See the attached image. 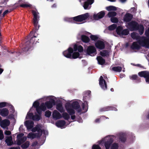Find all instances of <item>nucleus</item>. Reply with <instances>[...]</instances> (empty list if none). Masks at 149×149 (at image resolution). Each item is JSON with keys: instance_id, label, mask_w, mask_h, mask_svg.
I'll list each match as a JSON object with an SVG mask.
<instances>
[{"instance_id": "864d4df0", "label": "nucleus", "mask_w": 149, "mask_h": 149, "mask_svg": "<svg viewBox=\"0 0 149 149\" xmlns=\"http://www.w3.org/2000/svg\"><path fill=\"white\" fill-rule=\"evenodd\" d=\"M8 104L7 102H3L0 103V108H2L6 107Z\"/></svg>"}, {"instance_id": "473e14b6", "label": "nucleus", "mask_w": 149, "mask_h": 149, "mask_svg": "<svg viewBox=\"0 0 149 149\" xmlns=\"http://www.w3.org/2000/svg\"><path fill=\"white\" fill-rule=\"evenodd\" d=\"M62 117L64 119L68 120L70 118L69 115L66 112H64L62 114Z\"/></svg>"}, {"instance_id": "603ef678", "label": "nucleus", "mask_w": 149, "mask_h": 149, "mask_svg": "<svg viewBox=\"0 0 149 149\" xmlns=\"http://www.w3.org/2000/svg\"><path fill=\"white\" fill-rule=\"evenodd\" d=\"M33 113H29V112L28 113L27 116L26 117V119H28L29 118H31V117L33 118Z\"/></svg>"}, {"instance_id": "423d86ee", "label": "nucleus", "mask_w": 149, "mask_h": 149, "mask_svg": "<svg viewBox=\"0 0 149 149\" xmlns=\"http://www.w3.org/2000/svg\"><path fill=\"white\" fill-rule=\"evenodd\" d=\"M66 104L70 106L74 109L76 110L78 113H80L81 111V109L80 107L79 103L77 101L74 102L72 103H67Z\"/></svg>"}, {"instance_id": "dca6fc26", "label": "nucleus", "mask_w": 149, "mask_h": 149, "mask_svg": "<svg viewBox=\"0 0 149 149\" xmlns=\"http://www.w3.org/2000/svg\"><path fill=\"white\" fill-rule=\"evenodd\" d=\"M94 2V0H87L84 2L83 6L85 10L89 9L90 7L88 8L89 6L91 5Z\"/></svg>"}, {"instance_id": "680f3d73", "label": "nucleus", "mask_w": 149, "mask_h": 149, "mask_svg": "<svg viewBox=\"0 0 149 149\" xmlns=\"http://www.w3.org/2000/svg\"><path fill=\"white\" fill-rule=\"evenodd\" d=\"M4 134L7 135H9L11 134V132L9 130H6L4 132Z\"/></svg>"}, {"instance_id": "a878e982", "label": "nucleus", "mask_w": 149, "mask_h": 149, "mask_svg": "<svg viewBox=\"0 0 149 149\" xmlns=\"http://www.w3.org/2000/svg\"><path fill=\"white\" fill-rule=\"evenodd\" d=\"M142 43L143 46L145 47L148 48H149V39L147 38H145L143 41Z\"/></svg>"}, {"instance_id": "f3484780", "label": "nucleus", "mask_w": 149, "mask_h": 149, "mask_svg": "<svg viewBox=\"0 0 149 149\" xmlns=\"http://www.w3.org/2000/svg\"><path fill=\"white\" fill-rule=\"evenodd\" d=\"M65 107L67 112L70 115H73L75 113L74 109L72 108L69 105L66 104L65 106Z\"/></svg>"}, {"instance_id": "3c124183", "label": "nucleus", "mask_w": 149, "mask_h": 149, "mask_svg": "<svg viewBox=\"0 0 149 149\" xmlns=\"http://www.w3.org/2000/svg\"><path fill=\"white\" fill-rule=\"evenodd\" d=\"M39 103L38 101H35L33 104V106L36 108L39 107Z\"/></svg>"}, {"instance_id": "79ce46f5", "label": "nucleus", "mask_w": 149, "mask_h": 149, "mask_svg": "<svg viewBox=\"0 0 149 149\" xmlns=\"http://www.w3.org/2000/svg\"><path fill=\"white\" fill-rule=\"evenodd\" d=\"M117 27V25L115 24H113L108 27V29L110 31L114 30Z\"/></svg>"}, {"instance_id": "4c0bfd02", "label": "nucleus", "mask_w": 149, "mask_h": 149, "mask_svg": "<svg viewBox=\"0 0 149 149\" xmlns=\"http://www.w3.org/2000/svg\"><path fill=\"white\" fill-rule=\"evenodd\" d=\"M129 33V32L128 29H123L121 36H126L128 35Z\"/></svg>"}, {"instance_id": "cd10ccee", "label": "nucleus", "mask_w": 149, "mask_h": 149, "mask_svg": "<svg viewBox=\"0 0 149 149\" xmlns=\"http://www.w3.org/2000/svg\"><path fill=\"white\" fill-rule=\"evenodd\" d=\"M1 115L3 116H7L8 114V110L6 108H3L1 110Z\"/></svg>"}, {"instance_id": "f8f14e48", "label": "nucleus", "mask_w": 149, "mask_h": 149, "mask_svg": "<svg viewBox=\"0 0 149 149\" xmlns=\"http://www.w3.org/2000/svg\"><path fill=\"white\" fill-rule=\"evenodd\" d=\"M95 47L97 48L102 49L105 48V44L104 42L100 40H98L95 43Z\"/></svg>"}, {"instance_id": "a19ab883", "label": "nucleus", "mask_w": 149, "mask_h": 149, "mask_svg": "<svg viewBox=\"0 0 149 149\" xmlns=\"http://www.w3.org/2000/svg\"><path fill=\"white\" fill-rule=\"evenodd\" d=\"M29 145V141H26L22 144L21 146V147L22 148H26L28 147Z\"/></svg>"}, {"instance_id": "a18cd8bd", "label": "nucleus", "mask_w": 149, "mask_h": 149, "mask_svg": "<svg viewBox=\"0 0 149 149\" xmlns=\"http://www.w3.org/2000/svg\"><path fill=\"white\" fill-rule=\"evenodd\" d=\"M118 145L117 143H114L111 145V149H118Z\"/></svg>"}, {"instance_id": "a211bd4d", "label": "nucleus", "mask_w": 149, "mask_h": 149, "mask_svg": "<svg viewBox=\"0 0 149 149\" xmlns=\"http://www.w3.org/2000/svg\"><path fill=\"white\" fill-rule=\"evenodd\" d=\"M34 122L31 120H26L25 122V125L28 130L32 129L33 127Z\"/></svg>"}, {"instance_id": "13d9d810", "label": "nucleus", "mask_w": 149, "mask_h": 149, "mask_svg": "<svg viewBox=\"0 0 149 149\" xmlns=\"http://www.w3.org/2000/svg\"><path fill=\"white\" fill-rule=\"evenodd\" d=\"M8 106L12 110L11 111V112L12 113H13L15 112V109L13 106L11 104H9L8 105Z\"/></svg>"}, {"instance_id": "09e8293b", "label": "nucleus", "mask_w": 149, "mask_h": 149, "mask_svg": "<svg viewBox=\"0 0 149 149\" xmlns=\"http://www.w3.org/2000/svg\"><path fill=\"white\" fill-rule=\"evenodd\" d=\"M27 139V137L26 136H24L23 137L20 138V145L22 143L24 142Z\"/></svg>"}, {"instance_id": "4d7b16f0", "label": "nucleus", "mask_w": 149, "mask_h": 149, "mask_svg": "<svg viewBox=\"0 0 149 149\" xmlns=\"http://www.w3.org/2000/svg\"><path fill=\"white\" fill-rule=\"evenodd\" d=\"M78 51L79 52H81L83 50V47L81 45H80L78 46Z\"/></svg>"}, {"instance_id": "7ed1b4c3", "label": "nucleus", "mask_w": 149, "mask_h": 149, "mask_svg": "<svg viewBox=\"0 0 149 149\" xmlns=\"http://www.w3.org/2000/svg\"><path fill=\"white\" fill-rule=\"evenodd\" d=\"M90 17L89 13H86L83 14L78 15L72 18L71 19L75 22H81L87 19H89Z\"/></svg>"}, {"instance_id": "bf43d9fd", "label": "nucleus", "mask_w": 149, "mask_h": 149, "mask_svg": "<svg viewBox=\"0 0 149 149\" xmlns=\"http://www.w3.org/2000/svg\"><path fill=\"white\" fill-rule=\"evenodd\" d=\"M4 138V135L3 132L2 130H0V140H2Z\"/></svg>"}, {"instance_id": "2eb2a0df", "label": "nucleus", "mask_w": 149, "mask_h": 149, "mask_svg": "<svg viewBox=\"0 0 149 149\" xmlns=\"http://www.w3.org/2000/svg\"><path fill=\"white\" fill-rule=\"evenodd\" d=\"M110 110H114L115 111H116L117 110V109L114 107L111 106H108L103 107L102 108H101L100 110V111L101 112L109 111Z\"/></svg>"}, {"instance_id": "8fccbe9b", "label": "nucleus", "mask_w": 149, "mask_h": 149, "mask_svg": "<svg viewBox=\"0 0 149 149\" xmlns=\"http://www.w3.org/2000/svg\"><path fill=\"white\" fill-rule=\"evenodd\" d=\"M52 112L51 111L47 110L45 112V116L47 117H49L51 114Z\"/></svg>"}, {"instance_id": "ddd939ff", "label": "nucleus", "mask_w": 149, "mask_h": 149, "mask_svg": "<svg viewBox=\"0 0 149 149\" xmlns=\"http://www.w3.org/2000/svg\"><path fill=\"white\" fill-rule=\"evenodd\" d=\"M133 17V15L130 13H127L124 15L123 20L124 22H129L132 19Z\"/></svg>"}, {"instance_id": "b1692460", "label": "nucleus", "mask_w": 149, "mask_h": 149, "mask_svg": "<svg viewBox=\"0 0 149 149\" xmlns=\"http://www.w3.org/2000/svg\"><path fill=\"white\" fill-rule=\"evenodd\" d=\"M131 48L132 49L139 50L140 49L141 47L136 42H134L131 46Z\"/></svg>"}, {"instance_id": "774afa93", "label": "nucleus", "mask_w": 149, "mask_h": 149, "mask_svg": "<svg viewBox=\"0 0 149 149\" xmlns=\"http://www.w3.org/2000/svg\"><path fill=\"white\" fill-rule=\"evenodd\" d=\"M95 123H98L100 122V119L99 118H97L95 120Z\"/></svg>"}, {"instance_id": "c756f323", "label": "nucleus", "mask_w": 149, "mask_h": 149, "mask_svg": "<svg viewBox=\"0 0 149 149\" xmlns=\"http://www.w3.org/2000/svg\"><path fill=\"white\" fill-rule=\"evenodd\" d=\"M123 28L122 27L120 26H119L117 27L116 29V31L117 34L121 36L122 31Z\"/></svg>"}, {"instance_id": "ea45409f", "label": "nucleus", "mask_w": 149, "mask_h": 149, "mask_svg": "<svg viewBox=\"0 0 149 149\" xmlns=\"http://www.w3.org/2000/svg\"><path fill=\"white\" fill-rule=\"evenodd\" d=\"M72 55V58L73 59L77 58H78L79 55L80 54L78 52H74L73 53Z\"/></svg>"}, {"instance_id": "58836bf2", "label": "nucleus", "mask_w": 149, "mask_h": 149, "mask_svg": "<svg viewBox=\"0 0 149 149\" xmlns=\"http://www.w3.org/2000/svg\"><path fill=\"white\" fill-rule=\"evenodd\" d=\"M117 13L115 12L112 11L108 13L107 15L109 17H113L116 16Z\"/></svg>"}, {"instance_id": "39448f33", "label": "nucleus", "mask_w": 149, "mask_h": 149, "mask_svg": "<svg viewBox=\"0 0 149 149\" xmlns=\"http://www.w3.org/2000/svg\"><path fill=\"white\" fill-rule=\"evenodd\" d=\"M32 13L33 15V23L35 29L36 30H38L40 27V26L38 24V18L39 19V17L38 15V14L39 13L33 10H32Z\"/></svg>"}, {"instance_id": "5fc2aeb1", "label": "nucleus", "mask_w": 149, "mask_h": 149, "mask_svg": "<svg viewBox=\"0 0 149 149\" xmlns=\"http://www.w3.org/2000/svg\"><path fill=\"white\" fill-rule=\"evenodd\" d=\"M92 149H101V147L98 145L94 144L92 147Z\"/></svg>"}, {"instance_id": "393cba45", "label": "nucleus", "mask_w": 149, "mask_h": 149, "mask_svg": "<svg viewBox=\"0 0 149 149\" xmlns=\"http://www.w3.org/2000/svg\"><path fill=\"white\" fill-rule=\"evenodd\" d=\"M81 40L83 42L86 43H88L90 40V39L88 36L84 35L81 36Z\"/></svg>"}, {"instance_id": "e433bc0d", "label": "nucleus", "mask_w": 149, "mask_h": 149, "mask_svg": "<svg viewBox=\"0 0 149 149\" xmlns=\"http://www.w3.org/2000/svg\"><path fill=\"white\" fill-rule=\"evenodd\" d=\"M107 10L108 11L111 10H117L116 8L113 6H109L106 7Z\"/></svg>"}, {"instance_id": "9d476101", "label": "nucleus", "mask_w": 149, "mask_h": 149, "mask_svg": "<svg viewBox=\"0 0 149 149\" xmlns=\"http://www.w3.org/2000/svg\"><path fill=\"white\" fill-rule=\"evenodd\" d=\"M99 84L101 88L104 90L107 88V85L105 80L103 79V77L101 76L99 79Z\"/></svg>"}, {"instance_id": "412c9836", "label": "nucleus", "mask_w": 149, "mask_h": 149, "mask_svg": "<svg viewBox=\"0 0 149 149\" xmlns=\"http://www.w3.org/2000/svg\"><path fill=\"white\" fill-rule=\"evenodd\" d=\"M10 124L9 120L8 119H5L1 122L0 125L2 127L4 128L9 125Z\"/></svg>"}, {"instance_id": "6e6d98bb", "label": "nucleus", "mask_w": 149, "mask_h": 149, "mask_svg": "<svg viewBox=\"0 0 149 149\" xmlns=\"http://www.w3.org/2000/svg\"><path fill=\"white\" fill-rule=\"evenodd\" d=\"M36 111L37 112V113L39 115H41V114L42 113V110L41 109H40V107H38V108H36Z\"/></svg>"}, {"instance_id": "72a5a7b5", "label": "nucleus", "mask_w": 149, "mask_h": 149, "mask_svg": "<svg viewBox=\"0 0 149 149\" xmlns=\"http://www.w3.org/2000/svg\"><path fill=\"white\" fill-rule=\"evenodd\" d=\"M100 55L103 57H105L108 55V52L107 50H104L100 52Z\"/></svg>"}, {"instance_id": "69168bd1", "label": "nucleus", "mask_w": 149, "mask_h": 149, "mask_svg": "<svg viewBox=\"0 0 149 149\" xmlns=\"http://www.w3.org/2000/svg\"><path fill=\"white\" fill-rule=\"evenodd\" d=\"M73 50H74V51H76L77 50H78V47L77 45H75L74 46Z\"/></svg>"}, {"instance_id": "f257e3e1", "label": "nucleus", "mask_w": 149, "mask_h": 149, "mask_svg": "<svg viewBox=\"0 0 149 149\" xmlns=\"http://www.w3.org/2000/svg\"><path fill=\"white\" fill-rule=\"evenodd\" d=\"M37 31L35 29L34 30H33L30 32L27 37L29 40L27 41L26 38H25L22 41L20 46L21 50L20 52L19 51V54L20 53L21 54H25L27 51H30V50L32 49L33 44L34 43L36 44L37 42L36 41V42L35 41V38L36 37V36L35 35V34Z\"/></svg>"}, {"instance_id": "aec40b11", "label": "nucleus", "mask_w": 149, "mask_h": 149, "mask_svg": "<svg viewBox=\"0 0 149 149\" xmlns=\"http://www.w3.org/2000/svg\"><path fill=\"white\" fill-rule=\"evenodd\" d=\"M52 116L53 118L58 119L61 118L62 116L61 114L57 110H54L52 113Z\"/></svg>"}, {"instance_id": "0eeeda50", "label": "nucleus", "mask_w": 149, "mask_h": 149, "mask_svg": "<svg viewBox=\"0 0 149 149\" xmlns=\"http://www.w3.org/2000/svg\"><path fill=\"white\" fill-rule=\"evenodd\" d=\"M86 54L91 56H95L97 54L96 48L93 46H88L86 50Z\"/></svg>"}, {"instance_id": "e2e57ef3", "label": "nucleus", "mask_w": 149, "mask_h": 149, "mask_svg": "<svg viewBox=\"0 0 149 149\" xmlns=\"http://www.w3.org/2000/svg\"><path fill=\"white\" fill-rule=\"evenodd\" d=\"M10 11H9L8 10H6L5 11L3 14V17H4L5 15L8 13V12H10Z\"/></svg>"}, {"instance_id": "6ab92c4d", "label": "nucleus", "mask_w": 149, "mask_h": 149, "mask_svg": "<svg viewBox=\"0 0 149 149\" xmlns=\"http://www.w3.org/2000/svg\"><path fill=\"white\" fill-rule=\"evenodd\" d=\"M55 104L54 100L53 99H52L49 101H47L45 102V105L46 107L48 109H51L53 107V105Z\"/></svg>"}, {"instance_id": "9b49d317", "label": "nucleus", "mask_w": 149, "mask_h": 149, "mask_svg": "<svg viewBox=\"0 0 149 149\" xmlns=\"http://www.w3.org/2000/svg\"><path fill=\"white\" fill-rule=\"evenodd\" d=\"M105 13L104 11H102L97 14H94L93 17L94 19L97 20L102 18L105 15Z\"/></svg>"}, {"instance_id": "37998d69", "label": "nucleus", "mask_w": 149, "mask_h": 149, "mask_svg": "<svg viewBox=\"0 0 149 149\" xmlns=\"http://www.w3.org/2000/svg\"><path fill=\"white\" fill-rule=\"evenodd\" d=\"M31 5L30 4H27L26 3L21 4L19 5V6L23 8H27L31 7Z\"/></svg>"}, {"instance_id": "f704fd0d", "label": "nucleus", "mask_w": 149, "mask_h": 149, "mask_svg": "<svg viewBox=\"0 0 149 149\" xmlns=\"http://www.w3.org/2000/svg\"><path fill=\"white\" fill-rule=\"evenodd\" d=\"M35 128L36 129L37 131L38 132L39 134H40V136H41L42 133V130L40 128V127L38 125H37L35 126Z\"/></svg>"}, {"instance_id": "4be33fe9", "label": "nucleus", "mask_w": 149, "mask_h": 149, "mask_svg": "<svg viewBox=\"0 0 149 149\" xmlns=\"http://www.w3.org/2000/svg\"><path fill=\"white\" fill-rule=\"evenodd\" d=\"M66 124L65 121L64 120H59L56 123V125L58 127H63Z\"/></svg>"}, {"instance_id": "c03bdc74", "label": "nucleus", "mask_w": 149, "mask_h": 149, "mask_svg": "<svg viewBox=\"0 0 149 149\" xmlns=\"http://www.w3.org/2000/svg\"><path fill=\"white\" fill-rule=\"evenodd\" d=\"M39 107L41 110L43 111H45L46 110V106L45 104H44V103H42Z\"/></svg>"}, {"instance_id": "1a4fd4ad", "label": "nucleus", "mask_w": 149, "mask_h": 149, "mask_svg": "<svg viewBox=\"0 0 149 149\" xmlns=\"http://www.w3.org/2000/svg\"><path fill=\"white\" fill-rule=\"evenodd\" d=\"M74 50L73 48L70 47L67 50L64 51L63 52V54L66 57L71 58H72V54Z\"/></svg>"}, {"instance_id": "7c9ffc66", "label": "nucleus", "mask_w": 149, "mask_h": 149, "mask_svg": "<svg viewBox=\"0 0 149 149\" xmlns=\"http://www.w3.org/2000/svg\"><path fill=\"white\" fill-rule=\"evenodd\" d=\"M112 70L115 72H120L121 71L122 68L121 67L119 66L115 67L112 68Z\"/></svg>"}, {"instance_id": "052dcab7", "label": "nucleus", "mask_w": 149, "mask_h": 149, "mask_svg": "<svg viewBox=\"0 0 149 149\" xmlns=\"http://www.w3.org/2000/svg\"><path fill=\"white\" fill-rule=\"evenodd\" d=\"M131 79L134 80L137 79H138V76L136 74L132 75Z\"/></svg>"}, {"instance_id": "2f4dec72", "label": "nucleus", "mask_w": 149, "mask_h": 149, "mask_svg": "<svg viewBox=\"0 0 149 149\" xmlns=\"http://www.w3.org/2000/svg\"><path fill=\"white\" fill-rule=\"evenodd\" d=\"M56 108L61 113L63 111L62 105V104L61 103H59L57 104L56 105Z\"/></svg>"}, {"instance_id": "0e129e2a", "label": "nucleus", "mask_w": 149, "mask_h": 149, "mask_svg": "<svg viewBox=\"0 0 149 149\" xmlns=\"http://www.w3.org/2000/svg\"><path fill=\"white\" fill-rule=\"evenodd\" d=\"M131 36L133 38H136V36L135 33H131Z\"/></svg>"}, {"instance_id": "49530a36", "label": "nucleus", "mask_w": 149, "mask_h": 149, "mask_svg": "<svg viewBox=\"0 0 149 149\" xmlns=\"http://www.w3.org/2000/svg\"><path fill=\"white\" fill-rule=\"evenodd\" d=\"M111 21L112 23H117L118 21V18L114 17H111Z\"/></svg>"}, {"instance_id": "c9c22d12", "label": "nucleus", "mask_w": 149, "mask_h": 149, "mask_svg": "<svg viewBox=\"0 0 149 149\" xmlns=\"http://www.w3.org/2000/svg\"><path fill=\"white\" fill-rule=\"evenodd\" d=\"M36 134L32 132L29 133L27 135V137L29 138L33 139L36 137Z\"/></svg>"}, {"instance_id": "5701e85b", "label": "nucleus", "mask_w": 149, "mask_h": 149, "mask_svg": "<svg viewBox=\"0 0 149 149\" xmlns=\"http://www.w3.org/2000/svg\"><path fill=\"white\" fill-rule=\"evenodd\" d=\"M96 59L98 63L100 65H103L105 63V60L102 57L99 56H97Z\"/></svg>"}, {"instance_id": "de8ad7c7", "label": "nucleus", "mask_w": 149, "mask_h": 149, "mask_svg": "<svg viewBox=\"0 0 149 149\" xmlns=\"http://www.w3.org/2000/svg\"><path fill=\"white\" fill-rule=\"evenodd\" d=\"M90 38L92 40L95 41L97 40L98 38V37L95 35H91L90 36Z\"/></svg>"}, {"instance_id": "20e7f679", "label": "nucleus", "mask_w": 149, "mask_h": 149, "mask_svg": "<svg viewBox=\"0 0 149 149\" xmlns=\"http://www.w3.org/2000/svg\"><path fill=\"white\" fill-rule=\"evenodd\" d=\"M17 140L16 141H15L13 143V138L11 136H7L6 137V139L5 140V142L8 146H11L13 144H17L19 145V133H17Z\"/></svg>"}, {"instance_id": "c85d7f7f", "label": "nucleus", "mask_w": 149, "mask_h": 149, "mask_svg": "<svg viewBox=\"0 0 149 149\" xmlns=\"http://www.w3.org/2000/svg\"><path fill=\"white\" fill-rule=\"evenodd\" d=\"M41 118V115L36 114L33 117L32 119L34 120L38 121H39Z\"/></svg>"}, {"instance_id": "f03ea898", "label": "nucleus", "mask_w": 149, "mask_h": 149, "mask_svg": "<svg viewBox=\"0 0 149 149\" xmlns=\"http://www.w3.org/2000/svg\"><path fill=\"white\" fill-rule=\"evenodd\" d=\"M127 27L131 31L138 30L140 34L143 33L144 28L143 25L139 24L138 23L135 21H132L128 23L127 24Z\"/></svg>"}, {"instance_id": "4468645a", "label": "nucleus", "mask_w": 149, "mask_h": 149, "mask_svg": "<svg viewBox=\"0 0 149 149\" xmlns=\"http://www.w3.org/2000/svg\"><path fill=\"white\" fill-rule=\"evenodd\" d=\"M113 141V139L109 137L106 141L104 143V145L106 149H109L111 144Z\"/></svg>"}, {"instance_id": "6e6552de", "label": "nucleus", "mask_w": 149, "mask_h": 149, "mask_svg": "<svg viewBox=\"0 0 149 149\" xmlns=\"http://www.w3.org/2000/svg\"><path fill=\"white\" fill-rule=\"evenodd\" d=\"M138 75L141 77H143L145 79L146 82L149 83V71H143L139 72Z\"/></svg>"}, {"instance_id": "bb28decb", "label": "nucleus", "mask_w": 149, "mask_h": 149, "mask_svg": "<svg viewBox=\"0 0 149 149\" xmlns=\"http://www.w3.org/2000/svg\"><path fill=\"white\" fill-rule=\"evenodd\" d=\"M119 139L122 142L124 143L126 140V135L123 133L121 134L119 136Z\"/></svg>"}, {"instance_id": "338daca9", "label": "nucleus", "mask_w": 149, "mask_h": 149, "mask_svg": "<svg viewBox=\"0 0 149 149\" xmlns=\"http://www.w3.org/2000/svg\"><path fill=\"white\" fill-rule=\"evenodd\" d=\"M24 134L23 133H19V146H20V138L22 137Z\"/></svg>"}]
</instances>
